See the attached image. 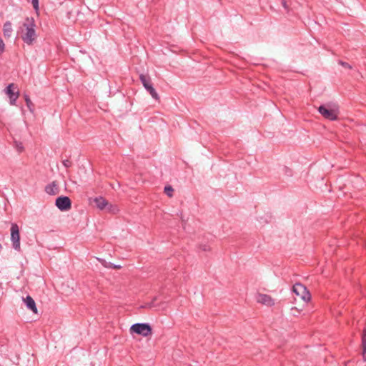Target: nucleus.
Returning a JSON list of instances; mask_svg holds the SVG:
<instances>
[{"label":"nucleus","instance_id":"f257e3e1","mask_svg":"<svg viewBox=\"0 0 366 366\" xmlns=\"http://www.w3.org/2000/svg\"><path fill=\"white\" fill-rule=\"evenodd\" d=\"M36 24L33 18H26L22 26L19 27V32L23 41L27 45H32L36 39L35 31Z\"/></svg>","mask_w":366,"mask_h":366},{"label":"nucleus","instance_id":"f03ea898","mask_svg":"<svg viewBox=\"0 0 366 366\" xmlns=\"http://www.w3.org/2000/svg\"><path fill=\"white\" fill-rule=\"evenodd\" d=\"M130 332L143 337H148L152 335V330L148 323H135L130 327Z\"/></svg>","mask_w":366,"mask_h":366},{"label":"nucleus","instance_id":"7ed1b4c3","mask_svg":"<svg viewBox=\"0 0 366 366\" xmlns=\"http://www.w3.org/2000/svg\"><path fill=\"white\" fill-rule=\"evenodd\" d=\"M320 114L327 119L334 121L337 119L338 109L329 108V105H321L318 108Z\"/></svg>","mask_w":366,"mask_h":366},{"label":"nucleus","instance_id":"20e7f679","mask_svg":"<svg viewBox=\"0 0 366 366\" xmlns=\"http://www.w3.org/2000/svg\"><path fill=\"white\" fill-rule=\"evenodd\" d=\"M139 79L145 89L150 94L152 98H154L156 100H158L159 99V94L153 87L150 77L147 75L141 74L139 75Z\"/></svg>","mask_w":366,"mask_h":366},{"label":"nucleus","instance_id":"39448f33","mask_svg":"<svg viewBox=\"0 0 366 366\" xmlns=\"http://www.w3.org/2000/svg\"><path fill=\"white\" fill-rule=\"evenodd\" d=\"M11 241L12 247L15 250L20 251V234L19 228L17 224L12 223L11 227Z\"/></svg>","mask_w":366,"mask_h":366},{"label":"nucleus","instance_id":"423d86ee","mask_svg":"<svg viewBox=\"0 0 366 366\" xmlns=\"http://www.w3.org/2000/svg\"><path fill=\"white\" fill-rule=\"evenodd\" d=\"M292 290L297 296H299L300 299L305 302H308L311 298L310 294L306 287L300 283H296L294 285Z\"/></svg>","mask_w":366,"mask_h":366},{"label":"nucleus","instance_id":"0eeeda50","mask_svg":"<svg viewBox=\"0 0 366 366\" xmlns=\"http://www.w3.org/2000/svg\"><path fill=\"white\" fill-rule=\"evenodd\" d=\"M55 205L59 210L66 212L71 208V201L66 196H60L56 199Z\"/></svg>","mask_w":366,"mask_h":366},{"label":"nucleus","instance_id":"6e6552de","mask_svg":"<svg viewBox=\"0 0 366 366\" xmlns=\"http://www.w3.org/2000/svg\"><path fill=\"white\" fill-rule=\"evenodd\" d=\"M5 92L9 98L10 104L15 105L19 96V90L14 84H10L5 89Z\"/></svg>","mask_w":366,"mask_h":366},{"label":"nucleus","instance_id":"1a4fd4ad","mask_svg":"<svg viewBox=\"0 0 366 366\" xmlns=\"http://www.w3.org/2000/svg\"><path fill=\"white\" fill-rule=\"evenodd\" d=\"M257 302L267 306H272L274 305V300L266 294H259L257 297Z\"/></svg>","mask_w":366,"mask_h":366},{"label":"nucleus","instance_id":"9d476101","mask_svg":"<svg viewBox=\"0 0 366 366\" xmlns=\"http://www.w3.org/2000/svg\"><path fill=\"white\" fill-rule=\"evenodd\" d=\"M23 301L28 310L32 311L34 313H37V307L35 301L31 296L27 295L25 298H23Z\"/></svg>","mask_w":366,"mask_h":366},{"label":"nucleus","instance_id":"9b49d317","mask_svg":"<svg viewBox=\"0 0 366 366\" xmlns=\"http://www.w3.org/2000/svg\"><path fill=\"white\" fill-rule=\"evenodd\" d=\"M45 192L49 195H56L59 192V186L56 181L47 184L45 187Z\"/></svg>","mask_w":366,"mask_h":366},{"label":"nucleus","instance_id":"f8f14e48","mask_svg":"<svg viewBox=\"0 0 366 366\" xmlns=\"http://www.w3.org/2000/svg\"><path fill=\"white\" fill-rule=\"evenodd\" d=\"M94 202L97 208L102 210L108 205V202L102 197H96Z\"/></svg>","mask_w":366,"mask_h":366},{"label":"nucleus","instance_id":"ddd939ff","mask_svg":"<svg viewBox=\"0 0 366 366\" xmlns=\"http://www.w3.org/2000/svg\"><path fill=\"white\" fill-rule=\"evenodd\" d=\"M12 25H11V23L10 21H6L4 23V27H3V33H4V36L5 37H10L11 35V33H12Z\"/></svg>","mask_w":366,"mask_h":366},{"label":"nucleus","instance_id":"4468645a","mask_svg":"<svg viewBox=\"0 0 366 366\" xmlns=\"http://www.w3.org/2000/svg\"><path fill=\"white\" fill-rule=\"evenodd\" d=\"M362 355L363 360L366 362V329L363 330L362 335Z\"/></svg>","mask_w":366,"mask_h":366},{"label":"nucleus","instance_id":"2eb2a0df","mask_svg":"<svg viewBox=\"0 0 366 366\" xmlns=\"http://www.w3.org/2000/svg\"><path fill=\"white\" fill-rule=\"evenodd\" d=\"M24 97L28 109L30 112H33L34 109V105L30 99L29 96L28 94H24Z\"/></svg>","mask_w":366,"mask_h":366},{"label":"nucleus","instance_id":"dca6fc26","mask_svg":"<svg viewBox=\"0 0 366 366\" xmlns=\"http://www.w3.org/2000/svg\"><path fill=\"white\" fill-rule=\"evenodd\" d=\"M14 147L18 152L21 153L24 151V147L21 142H14Z\"/></svg>","mask_w":366,"mask_h":366},{"label":"nucleus","instance_id":"f3484780","mask_svg":"<svg viewBox=\"0 0 366 366\" xmlns=\"http://www.w3.org/2000/svg\"><path fill=\"white\" fill-rule=\"evenodd\" d=\"M174 189L171 186H166L164 187V192L169 196L172 197Z\"/></svg>","mask_w":366,"mask_h":366},{"label":"nucleus","instance_id":"a211bd4d","mask_svg":"<svg viewBox=\"0 0 366 366\" xmlns=\"http://www.w3.org/2000/svg\"><path fill=\"white\" fill-rule=\"evenodd\" d=\"M104 267H106L107 268H112V269H119L122 268L121 265L114 264H113L112 262L107 263V264H104Z\"/></svg>","mask_w":366,"mask_h":366},{"label":"nucleus","instance_id":"6ab92c4d","mask_svg":"<svg viewBox=\"0 0 366 366\" xmlns=\"http://www.w3.org/2000/svg\"><path fill=\"white\" fill-rule=\"evenodd\" d=\"M338 64L345 69H351L352 68L350 64H348L347 62L341 61V60H340L338 61Z\"/></svg>","mask_w":366,"mask_h":366},{"label":"nucleus","instance_id":"aec40b11","mask_svg":"<svg viewBox=\"0 0 366 366\" xmlns=\"http://www.w3.org/2000/svg\"><path fill=\"white\" fill-rule=\"evenodd\" d=\"M5 50V44L0 36V56L4 52Z\"/></svg>","mask_w":366,"mask_h":366},{"label":"nucleus","instance_id":"412c9836","mask_svg":"<svg viewBox=\"0 0 366 366\" xmlns=\"http://www.w3.org/2000/svg\"><path fill=\"white\" fill-rule=\"evenodd\" d=\"M31 3L34 9L37 11L39 9V0H31Z\"/></svg>","mask_w":366,"mask_h":366},{"label":"nucleus","instance_id":"4be33fe9","mask_svg":"<svg viewBox=\"0 0 366 366\" xmlns=\"http://www.w3.org/2000/svg\"><path fill=\"white\" fill-rule=\"evenodd\" d=\"M200 248L202 251H209L210 250V247L208 245L204 244L201 245Z\"/></svg>","mask_w":366,"mask_h":366},{"label":"nucleus","instance_id":"5701e85b","mask_svg":"<svg viewBox=\"0 0 366 366\" xmlns=\"http://www.w3.org/2000/svg\"><path fill=\"white\" fill-rule=\"evenodd\" d=\"M281 4L282 5V6L285 9H288V6L287 4V1L286 0H281Z\"/></svg>","mask_w":366,"mask_h":366},{"label":"nucleus","instance_id":"b1692460","mask_svg":"<svg viewBox=\"0 0 366 366\" xmlns=\"http://www.w3.org/2000/svg\"><path fill=\"white\" fill-rule=\"evenodd\" d=\"M63 164L66 167H69L70 166V162L68 160L64 161Z\"/></svg>","mask_w":366,"mask_h":366},{"label":"nucleus","instance_id":"393cba45","mask_svg":"<svg viewBox=\"0 0 366 366\" xmlns=\"http://www.w3.org/2000/svg\"><path fill=\"white\" fill-rule=\"evenodd\" d=\"M111 207H112V206H110V207H109V208H108V209H109V211H112Z\"/></svg>","mask_w":366,"mask_h":366}]
</instances>
